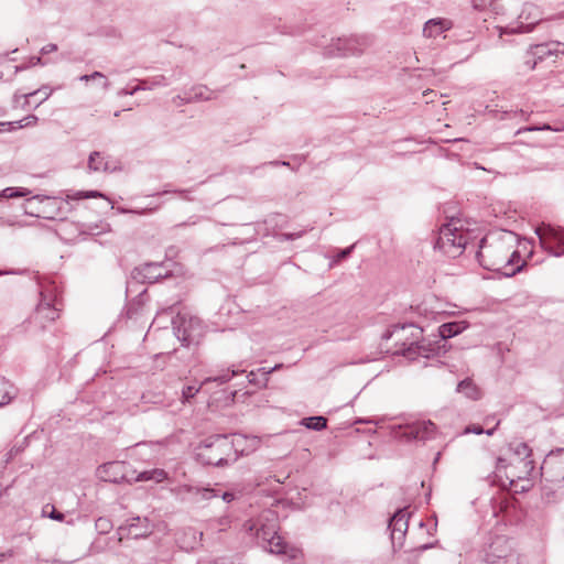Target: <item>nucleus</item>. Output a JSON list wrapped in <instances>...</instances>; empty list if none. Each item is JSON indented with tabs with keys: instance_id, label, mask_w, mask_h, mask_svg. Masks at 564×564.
I'll use <instances>...</instances> for the list:
<instances>
[{
	"instance_id": "obj_1",
	"label": "nucleus",
	"mask_w": 564,
	"mask_h": 564,
	"mask_svg": "<svg viewBox=\"0 0 564 564\" xmlns=\"http://www.w3.org/2000/svg\"><path fill=\"white\" fill-rule=\"evenodd\" d=\"M248 441L249 438L242 434L212 435L197 447L196 459L203 465L228 466L253 451V445H246Z\"/></svg>"
},
{
	"instance_id": "obj_2",
	"label": "nucleus",
	"mask_w": 564,
	"mask_h": 564,
	"mask_svg": "<svg viewBox=\"0 0 564 564\" xmlns=\"http://www.w3.org/2000/svg\"><path fill=\"white\" fill-rule=\"evenodd\" d=\"M423 329L412 323L394 325L392 329H387L382 334L383 340L395 339V349L393 354L414 360L417 357L430 358L437 354L440 349L431 343L422 339Z\"/></svg>"
},
{
	"instance_id": "obj_3",
	"label": "nucleus",
	"mask_w": 564,
	"mask_h": 564,
	"mask_svg": "<svg viewBox=\"0 0 564 564\" xmlns=\"http://www.w3.org/2000/svg\"><path fill=\"white\" fill-rule=\"evenodd\" d=\"M476 258L484 269L501 272L507 278L513 276L525 267L524 261L519 264L521 256L518 250L511 251L501 241L488 242L487 238L480 240Z\"/></svg>"
},
{
	"instance_id": "obj_4",
	"label": "nucleus",
	"mask_w": 564,
	"mask_h": 564,
	"mask_svg": "<svg viewBox=\"0 0 564 564\" xmlns=\"http://www.w3.org/2000/svg\"><path fill=\"white\" fill-rule=\"evenodd\" d=\"M172 328L181 345L187 348L199 345L206 332L199 317L186 313H177L172 318Z\"/></svg>"
},
{
	"instance_id": "obj_5",
	"label": "nucleus",
	"mask_w": 564,
	"mask_h": 564,
	"mask_svg": "<svg viewBox=\"0 0 564 564\" xmlns=\"http://www.w3.org/2000/svg\"><path fill=\"white\" fill-rule=\"evenodd\" d=\"M67 205V200H61L57 197L34 195L26 199L23 208L26 215L43 219H56L66 213Z\"/></svg>"
},
{
	"instance_id": "obj_6",
	"label": "nucleus",
	"mask_w": 564,
	"mask_h": 564,
	"mask_svg": "<svg viewBox=\"0 0 564 564\" xmlns=\"http://www.w3.org/2000/svg\"><path fill=\"white\" fill-rule=\"evenodd\" d=\"M467 245V234L458 228L454 223L444 224L440 228L438 237L434 243V249L449 258L460 256Z\"/></svg>"
},
{
	"instance_id": "obj_7",
	"label": "nucleus",
	"mask_w": 564,
	"mask_h": 564,
	"mask_svg": "<svg viewBox=\"0 0 564 564\" xmlns=\"http://www.w3.org/2000/svg\"><path fill=\"white\" fill-rule=\"evenodd\" d=\"M59 301L56 289L52 285L45 286L40 292V302L32 315V323L41 329L59 317Z\"/></svg>"
},
{
	"instance_id": "obj_8",
	"label": "nucleus",
	"mask_w": 564,
	"mask_h": 564,
	"mask_svg": "<svg viewBox=\"0 0 564 564\" xmlns=\"http://www.w3.org/2000/svg\"><path fill=\"white\" fill-rule=\"evenodd\" d=\"M485 564H519L517 553L505 535H490L482 549Z\"/></svg>"
},
{
	"instance_id": "obj_9",
	"label": "nucleus",
	"mask_w": 564,
	"mask_h": 564,
	"mask_svg": "<svg viewBox=\"0 0 564 564\" xmlns=\"http://www.w3.org/2000/svg\"><path fill=\"white\" fill-rule=\"evenodd\" d=\"M541 247L550 254L560 257L564 254V228L552 225H542L535 230Z\"/></svg>"
},
{
	"instance_id": "obj_10",
	"label": "nucleus",
	"mask_w": 564,
	"mask_h": 564,
	"mask_svg": "<svg viewBox=\"0 0 564 564\" xmlns=\"http://www.w3.org/2000/svg\"><path fill=\"white\" fill-rule=\"evenodd\" d=\"M541 476L547 481L564 487V458L558 449L551 451L541 465Z\"/></svg>"
},
{
	"instance_id": "obj_11",
	"label": "nucleus",
	"mask_w": 564,
	"mask_h": 564,
	"mask_svg": "<svg viewBox=\"0 0 564 564\" xmlns=\"http://www.w3.org/2000/svg\"><path fill=\"white\" fill-rule=\"evenodd\" d=\"M365 40L358 36L333 39L324 48V55L327 57H346L357 55L362 52L361 46Z\"/></svg>"
},
{
	"instance_id": "obj_12",
	"label": "nucleus",
	"mask_w": 564,
	"mask_h": 564,
	"mask_svg": "<svg viewBox=\"0 0 564 564\" xmlns=\"http://www.w3.org/2000/svg\"><path fill=\"white\" fill-rule=\"evenodd\" d=\"M243 362H240L238 366H232L231 369H227L225 372L215 376L205 378L198 386L196 384H186L182 388V403H188L200 391V389L210 383L216 382L218 384H224L230 381L235 376L239 373L246 372L245 369L240 368Z\"/></svg>"
},
{
	"instance_id": "obj_13",
	"label": "nucleus",
	"mask_w": 564,
	"mask_h": 564,
	"mask_svg": "<svg viewBox=\"0 0 564 564\" xmlns=\"http://www.w3.org/2000/svg\"><path fill=\"white\" fill-rule=\"evenodd\" d=\"M154 531V524L147 517H132L121 524L118 529L121 539L123 536L131 539H145Z\"/></svg>"
},
{
	"instance_id": "obj_14",
	"label": "nucleus",
	"mask_w": 564,
	"mask_h": 564,
	"mask_svg": "<svg viewBox=\"0 0 564 564\" xmlns=\"http://www.w3.org/2000/svg\"><path fill=\"white\" fill-rule=\"evenodd\" d=\"M183 74L182 68H176L173 70L171 78L165 75H156L145 79H138V85L133 88H122L118 91V96H133L135 93L140 90H152L156 87H166L171 84L172 80H177L181 78Z\"/></svg>"
},
{
	"instance_id": "obj_15",
	"label": "nucleus",
	"mask_w": 564,
	"mask_h": 564,
	"mask_svg": "<svg viewBox=\"0 0 564 564\" xmlns=\"http://www.w3.org/2000/svg\"><path fill=\"white\" fill-rule=\"evenodd\" d=\"M131 275L138 282L151 284L170 276V271L164 268L162 262H149L134 268Z\"/></svg>"
},
{
	"instance_id": "obj_16",
	"label": "nucleus",
	"mask_w": 564,
	"mask_h": 564,
	"mask_svg": "<svg viewBox=\"0 0 564 564\" xmlns=\"http://www.w3.org/2000/svg\"><path fill=\"white\" fill-rule=\"evenodd\" d=\"M564 55V43L558 41H550L531 45L529 47V56H532L531 70L535 68L539 62L545 61L549 57H557Z\"/></svg>"
},
{
	"instance_id": "obj_17",
	"label": "nucleus",
	"mask_w": 564,
	"mask_h": 564,
	"mask_svg": "<svg viewBox=\"0 0 564 564\" xmlns=\"http://www.w3.org/2000/svg\"><path fill=\"white\" fill-rule=\"evenodd\" d=\"M436 426L432 421H419L409 424L404 430V437L408 441H425L435 433Z\"/></svg>"
},
{
	"instance_id": "obj_18",
	"label": "nucleus",
	"mask_w": 564,
	"mask_h": 564,
	"mask_svg": "<svg viewBox=\"0 0 564 564\" xmlns=\"http://www.w3.org/2000/svg\"><path fill=\"white\" fill-rule=\"evenodd\" d=\"M388 529L391 531V540H398L402 543L408 531V512L406 509H398L390 518Z\"/></svg>"
},
{
	"instance_id": "obj_19",
	"label": "nucleus",
	"mask_w": 564,
	"mask_h": 564,
	"mask_svg": "<svg viewBox=\"0 0 564 564\" xmlns=\"http://www.w3.org/2000/svg\"><path fill=\"white\" fill-rule=\"evenodd\" d=\"M52 89L48 87V86H42L41 88L34 90V91H31V93H28V94H18L15 93L14 96H13V107H18L19 105V101L21 98L24 99V101L22 102L21 107L26 110L29 109L31 106H32V99L39 95V94H43V97L40 98L39 101L35 102L34 105V108H37L40 105H42L51 95H52Z\"/></svg>"
},
{
	"instance_id": "obj_20",
	"label": "nucleus",
	"mask_w": 564,
	"mask_h": 564,
	"mask_svg": "<svg viewBox=\"0 0 564 564\" xmlns=\"http://www.w3.org/2000/svg\"><path fill=\"white\" fill-rule=\"evenodd\" d=\"M453 26V23L448 19L436 18L430 19L425 22L423 28V35L426 37H436L441 35L443 32L449 30Z\"/></svg>"
},
{
	"instance_id": "obj_21",
	"label": "nucleus",
	"mask_w": 564,
	"mask_h": 564,
	"mask_svg": "<svg viewBox=\"0 0 564 564\" xmlns=\"http://www.w3.org/2000/svg\"><path fill=\"white\" fill-rule=\"evenodd\" d=\"M121 464L118 462H109L98 467L97 474L102 481L118 484L122 476L119 475Z\"/></svg>"
},
{
	"instance_id": "obj_22",
	"label": "nucleus",
	"mask_w": 564,
	"mask_h": 564,
	"mask_svg": "<svg viewBox=\"0 0 564 564\" xmlns=\"http://www.w3.org/2000/svg\"><path fill=\"white\" fill-rule=\"evenodd\" d=\"M183 492L187 494L195 502L202 500H209L218 496V492L214 488L198 487L193 485H184L182 487Z\"/></svg>"
},
{
	"instance_id": "obj_23",
	"label": "nucleus",
	"mask_w": 564,
	"mask_h": 564,
	"mask_svg": "<svg viewBox=\"0 0 564 564\" xmlns=\"http://www.w3.org/2000/svg\"><path fill=\"white\" fill-rule=\"evenodd\" d=\"M466 327L464 322L444 323L438 327V335L445 340L460 334Z\"/></svg>"
},
{
	"instance_id": "obj_24",
	"label": "nucleus",
	"mask_w": 564,
	"mask_h": 564,
	"mask_svg": "<svg viewBox=\"0 0 564 564\" xmlns=\"http://www.w3.org/2000/svg\"><path fill=\"white\" fill-rule=\"evenodd\" d=\"M139 481H154L162 482L167 479V473L162 468H154L151 470H144L138 475Z\"/></svg>"
},
{
	"instance_id": "obj_25",
	"label": "nucleus",
	"mask_w": 564,
	"mask_h": 564,
	"mask_svg": "<svg viewBox=\"0 0 564 564\" xmlns=\"http://www.w3.org/2000/svg\"><path fill=\"white\" fill-rule=\"evenodd\" d=\"M208 88L206 86H195L188 90V96L185 98V102H197L203 100H210V95H207Z\"/></svg>"
},
{
	"instance_id": "obj_26",
	"label": "nucleus",
	"mask_w": 564,
	"mask_h": 564,
	"mask_svg": "<svg viewBox=\"0 0 564 564\" xmlns=\"http://www.w3.org/2000/svg\"><path fill=\"white\" fill-rule=\"evenodd\" d=\"M88 169L94 172L108 171V163L105 162L100 152L94 151L88 158Z\"/></svg>"
},
{
	"instance_id": "obj_27",
	"label": "nucleus",
	"mask_w": 564,
	"mask_h": 564,
	"mask_svg": "<svg viewBox=\"0 0 564 564\" xmlns=\"http://www.w3.org/2000/svg\"><path fill=\"white\" fill-rule=\"evenodd\" d=\"M267 544L269 545V549H268L269 552L272 553V554L281 555V554H288L289 553L286 543L278 534H273L268 540Z\"/></svg>"
},
{
	"instance_id": "obj_28",
	"label": "nucleus",
	"mask_w": 564,
	"mask_h": 564,
	"mask_svg": "<svg viewBox=\"0 0 564 564\" xmlns=\"http://www.w3.org/2000/svg\"><path fill=\"white\" fill-rule=\"evenodd\" d=\"M301 424L308 430L322 431L327 427V419L324 416H308L301 421Z\"/></svg>"
},
{
	"instance_id": "obj_29",
	"label": "nucleus",
	"mask_w": 564,
	"mask_h": 564,
	"mask_svg": "<svg viewBox=\"0 0 564 564\" xmlns=\"http://www.w3.org/2000/svg\"><path fill=\"white\" fill-rule=\"evenodd\" d=\"M512 446V449L514 454L520 457L521 459L525 460L524 465H532V460H527L531 456V448L528 446L527 443L520 442L516 443Z\"/></svg>"
},
{
	"instance_id": "obj_30",
	"label": "nucleus",
	"mask_w": 564,
	"mask_h": 564,
	"mask_svg": "<svg viewBox=\"0 0 564 564\" xmlns=\"http://www.w3.org/2000/svg\"><path fill=\"white\" fill-rule=\"evenodd\" d=\"M31 192L23 187H7L0 192V199L2 198H17V197H25Z\"/></svg>"
},
{
	"instance_id": "obj_31",
	"label": "nucleus",
	"mask_w": 564,
	"mask_h": 564,
	"mask_svg": "<svg viewBox=\"0 0 564 564\" xmlns=\"http://www.w3.org/2000/svg\"><path fill=\"white\" fill-rule=\"evenodd\" d=\"M457 391L465 393L466 397L470 399L477 398V389L471 380L464 379L457 384Z\"/></svg>"
},
{
	"instance_id": "obj_32",
	"label": "nucleus",
	"mask_w": 564,
	"mask_h": 564,
	"mask_svg": "<svg viewBox=\"0 0 564 564\" xmlns=\"http://www.w3.org/2000/svg\"><path fill=\"white\" fill-rule=\"evenodd\" d=\"M42 516L47 517L52 520L63 522L65 520V514L61 511H57L53 505L46 503L42 509Z\"/></svg>"
},
{
	"instance_id": "obj_33",
	"label": "nucleus",
	"mask_w": 564,
	"mask_h": 564,
	"mask_svg": "<svg viewBox=\"0 0 564 564\" xmlns=\"http://www.w3.org/2000/svg\"><path fill=\"white\" fill-rule=\"evenodd\" d=\"M259 372L257 371H250L248 372L247 375V379H248V382L252 386H256L257 388H267L268 387V382H269V378L268 377H262V376H258Z\"/></svg>"
},
{
	"instance_id": "obj_34",
	"label": "nucleus",
	"mask_w": 564,
	"mask_h": 564,
	"mask_svg": "<svg viewBox=\"0 0 564 564\" xmlns=\"http://www.w3.org/2000/svg\"><path fill=\"white\" fill-rule=\"evenodd\" d=\"M9 382L3 378L0 379V406L8 404L13 398L12 392L8 389Z\"/></svg>"
},
{
	"instance_id": "obj_35",
	"label": "nucleus",
	"mask_w": 564,
	"mask_h": 564,
	"mask_svg": "<svg viewBox=\"0 0 564 564\" xmlns=\"http://www.w3.org/2000/svg\"><path fill=\"white\" fill-rule=\"evenodd\" d=\"M355 248V245H351L345 249L338 250V252L334 256L333 260L329 263V267L333 268L335 264H338L340 261L347 259L352 250Z\"/></svg>"
},
{
	"instance_id": "obj_36",
	"label": "nucleus",
	"mask_w": 564,
	"mask_h": 564,
	"mask_svg": "<svg viewBox=\"0 0 564 564\" xmlns=\"http://www.w3.org/2000/svg\"><path fill=\"white\" fill-rule=\"evenodd\" d=\"M276 534L274 527L268 528L265 525H262L261 528L257 529L256 536L259 540H262L263 542L268 543V540L273 535Z\"/></svg>"
},
{
	"instance_id": "obj_37",
	"label": "nucleus",
	"mask_w": 564,
	"mask_h": 564,
	"mask_svg": "<svg viewBox=\"0 0 564 564\" xmlns=\"http://www.w3.org/2000/svg\"><path fill=\"white\" fill-rule=\"evenodd\" d=\"M72 199H84V198H96V197H105L102 193L99 191H79L76 192L73 196H68Z\"/></svg>"
},
{
	"instance_id": "obj_38",
	"label": "nucleus",
	"mask_w": 564,
	"mask_h": 564,
	"mask_svg": "<svg viewBox=\"0 0 564 564\" xmlns=\"http://www.w3.org/2000/svg\"><path fill=\"white\" fill-rule=\"evenodd\" d=\"M36 121H37V117L34 115H30L22 120L12 122L13 123L12 129L29 127L31 124H35Z\"/></svg>"
},
{
	"instance_id": "obj_39",
	"label": "nucleus",
	"mask_w": 564,
	"mask_h": 564,
	"mask_svg": "<svg viewBox=\"0 0 564 564\" xmlns=\"http://www.w3.org/2000/svg\"><path fill=\"white\" fill-rule=\"evenodd\" d=\"M159 208V206H147L144 208H140V209H127V208H119V212L120 213H132V214H138V215H147V214H150L154 210H156Z\"/></svg>"
},
{
	"instance_id": "obj_40",
	"label": "nucleus",
	"mask_w": 564,
	"mask_h": 564,
	"mask_svg": "<svg viewBox=\"0 0 564 564\" xmlns=\"http://www.w3.org/2000/svg\"><path fill=\"white\" fill-rule=\"evenodd\" d=\"M525 131H562V127H551L549 123H544L542 126H531L524 128Z\"/></svg>"
},
{
	"instance_id": "obj_41",
	"label": "nucleus",
	"mask_w": 564,
	"mask_h": 564,
	"mask_svg": "<svg viewBox=\"0 0 564 564\" xmlns=\"http://www.w3.org/2000/svg\"><path fill=\"white\" fill-rule=\"evenodd\" d=\"M495 0H471L473 8L477 11H484L487 7L492 6Z\"/></svg>"
},
{
	"instance_id": "obj_42",
	"label": "nucleus",
	"mask_w": 564,
	"mask_h": 564,
	"mask_svg": "<svg viewBox=\"0 0 564 564\" xmlns=\"http://www.w3.org/2000/svg\"><path fill=\"white\" fill-rule=\"evenodd\" d=\"M304 230L297 232H283L280 235L281 240H295L301 238L304 235Z\"/></svg>"
},
{
	"instance_id": "obj_43",
	"label": "nucleus",
	"mask_w": 564,
	"mask_h": 564,
	"mask_svg": "<svg viewBox=\"0 0 564 564\" xmlns=\"http://www.w3.org/2000/svg\"><path fill=\"white\" fill-rule=\"evenodd\" d=\"M484 432H485V430L482 429V426H481V425H475V424H473V425H468V426L465 429V431H464V433H465V434L473 433V434H476V435H480V434H482Z\"/></svg>"
},
{
	"instance_id": "obj_44",
	"label": "nucleus",
	"mask_w": 564,
	"mask_h": 564,
	"mask_svg": "<svg viewBox=\"0 0 564 564\" xmlns=\"http://www.w3.org/2000/svg\"><path fill=\"white\" fill-rule=\"evenodd\" d=\"M97 78H105V75L102 73L96 70L89 75H82L79 77V80L80 82H89V80L97 79Z\"/></svg>"
},
{
	"instance_id": "obj_45",
	"label": "nucleus",
	"mask_w": 564,
	"mask_h": 564,
	"mask_svg": "<svg viewBox=\"0 0 564 564\" xmlns=\"http://www.w3.org/2000/svg\"><path fill=\"white\" fill-rule=\"evenodd\" d=\"M55 51H57V45L54 43H48L41 48L42 54H50Z\"/></svg>"
},
{
	"instance_id": "obj_46",
	"label": "nucleus",
	"mask_w": 564,
	"mask_h": 564,
	"mask_svg": "<svg viewBox=\"0 0 564 564\" xmlns=\"http://www.w3.org/2000/svg\"><path fill=\"white\" fill-rule=\"evenodd\" d=\"M96 525L98 528H100L102 530V532H106L109 528V521L107 519H104V518H99L97 521H96Z\"/></svg>"
},
{
	"instance_id": "obj_47",
	"label": "nucleus",
	"mask_w": 564,
	"mask_h": 564,
	"mask_svg": "<svg viewBox=\"0 0 564 564\" xmlns=\"http://www.w3.org/2000/svg\"><path fill=\"white\" fill-rule=\"evenodd\" d=\"M188 96V91H185L184 95H177L173 98V101L177 105V106H182V105H187L188 102H185V98Z\"/></svg>"
},
{
	"instance_id": "obj_48",
	"label": "nucleus",
	"mask_w": 564,
	"mask_h": 564,
	"mask_svg": "<svg viewBox=\"0 0 564 564\" xmlns=\"http://www.w3.org/2000/svg\"><path fill=\"white\" fill-rule=\"evenodd\" d=\"M236 496L234 492H230V491H225L223 495H221V499L226 502H231L232 500H235Z\"/></svg>"
},
{
	"instance_id": "obj_49",
	"label": "nucleus",
	"mask_w": 564,
	"mask_h": 564,
	"mask_svg": "<svg viewBox=\"0 0 564 564\" xmlns=\"http://www.w3.org/2000/svg\"><path fill=\"white\" fill-rule=\"evenodd\" d=\"M264 165H272V166H290V162L288 161H270L268 163H264Z\"/></svg>"
},
{
	"instance_id": "obj_50",
	"label": "nucleus",
	"mask_w": 564,
	"mask_h": 564,
	"mask_svg": "<svg viewBox=\"0 0 564 564\" xmlns=\"http://www.w3.org/2000/svg\"><path fill=\"white\" fill-rule=\"evenodd\" d=\"M257 372H260L262 377H268L273 373V371H271V368H265V367H262V368H259L257 370Z\"/></svg>"
},
{
	"instance_id": "obj_51",
	"label": "nucleus",
	"mask_w": 564,
	"mask_h": 564,
	"mask_svg": "<svg viewBox=\"0 0 564 564\" xmlns=\"http://www.w3.org/2000/svg\"><path fill=\"white\" fill-rule=\"evenodd\" d=\"M13 556V550H8L6 552H0V562H3L6 558Z\"/></svg>"
},
{
	"instance_id": "obj_52",
	"label": "nucleus",
	"mask_w": 564,
	"mask_h": 564,
	"mask_svg": "<svg viewBox=\"0 0 564 564\" xmlns=\"http://www.w3.org/2000/svg\"><path fill=\"white\" fill-rule=\"evenodd\" d=\"M532 56H529V50L527 51V55H525V61H524V64L529 67V69H531V64H532Z\"/></svg>"
},
{
	"instance_id": "obj_53",
	"label": "nucleus",
	"mask_w": 564,
	"mask_h": 564,
	"mask_svg": "<svg viewBox=\"0 0 564 564\" xmlns=\"http://www.w3.org/2000/svg\"><path fill=\"white\" fill-rule=\"evenodd\" d=\"M284 367L283 364H276L275 366L271 367V371L275 372Z\"/></svg>"
},
{
	"instance_id": "obj_54",
	"label": "nucleus",
	"mask_w": 564,
	"mask_h": 564,
	"mask_svg": "<svg viewBox=\"0 0 564 564\" xmlns=\"http://www.w3.org/2000/svg\"><path fill=\"white\" fill-rule=\"evenodd\" d=\"M3 127H9L10 129H12L13 123L12 122H0V131H2Z\"/></svg>"
},
{
	"instance_id": "obj_55",
	"label": "nucleus",
	"mask_w": 564,
	"mask_h": 564,
	"mask_svg": "<svg viewBox=\"0 0 564 564\" xmlns=\"http://www.w3.org/2000/svg\"><path fill=\"white\" fill-rule=\"evenodd\" d=\"M31 64L32 65L42 64V58L41 57H33L32 61H31Z\"/></svg>"
},
{
	"instance_id": "obj_56",
	"label": "nucleus",
	"mask_w": 564,
	"mask_h": 564,
	"mask_svg": "<svg viewBox=\"0 0 564 564\" xmlns=\"http://www.w3.org/2000/svg\"><path fill=\"white\" fill-rule=\"evenodd\" d=\"M24 69H26V66H24V65H19V66H17V67H15V73L21 72V70H24Z\"/></svg>"
},
{
	"instance_id": "obj_57",
	"label": "nucleus",
	"mask_w": 564,
	"mask_h": 564,
	"mask_svg": "<svg viewBox=\"0 0 564 564\" xmlns=\"http://www.w3.org/2000/svg\"><path fill=\"white\" fill-rule=\"evenodd\" d=\"M495 430H496V427H492V429L485 431L484 433H486L487 435H492L495 433Z\"/></svg>"
},
{
	"instance_id": "obj_58",
	"label": "nucleus",
	"mask_w": 564,
	"mask_h": 564,
	"mask_svg": "<svg viewBox=\"0 0 564 564\" xmlns=\"http://www.w3.org/2000/svg\"><path fill=\"white\" fill-rule=\"evenodd\" d=\"M102 86H104V88L107 90V89H109V87H110V83H109L107 79H105V82H104Z\"/></svg>"
},
{
	"instance_id": "obj_59",
	"label": "nucleus",
	"mask_w": 564,
	"mask_h": 564,
	"mask_svg": "<svg viewBox=\"0 0 564 564\" xmlns=\"http://www.w3.org/2000/svg\"><path fill=\"white\" fill-rule=\"evenodd\" d=\"M43 97V94H41V98ZM35 98H40V94L36 95L33 99H32V105L34 106L36 101H39L40 99H35Z\"/></svg>"
},
{
	"instance_id": "obj_60",
	"label": "nucleus",
	"mask_w": 564,
	"mask_h": 564,
	"mask_svg": "<svg viewBox=\"0 0 564 564\" xmlns=\"http://www.w3.org/2000/svg\"><path fill=\"white\" fill-rule=\"evenodd\" d=\"M430 547H432V544H424V545L420 546V550L424 551V550H427Z\"/></svg>"
},
{
	"instance_id": "obj_61",
	"label": "nucleus",
	"mask_w": 564,
	"mask_h": 564,
	"mask_svg": "<svg viewBox=\"0 0 564 564\" xmlns=\"http://www.w3.org/2000/svg\"><path fill=\"white\" fill-rule=\"evenodd\" d=\"M174 193H178L180 195H184L186 193V191L180 189V191H174Z\"/></svg>"
},
{
	"instance_id": "obj_62",
	"label": "nucleus",
	"mask_w": 564,
	"mask_h": 564,
	"mask_svg": "<svg viewBox=\"0 0 564 564\" xmlns=\"http://www.w3.org/2000/svg\"><path fill=\"white\" fill-rule=\"evenodd\" d=\"M291 552H292V554H291L290 556H291L292 558H295V556H296V555H295L294 553L296 552V550L291 549Z\"/></svg>"
},
{
	"instance_id": "obj_63",
	"label": "nucleus",
	"mask_w": 564,
	"mask_h": 564,
	"mask_svg": "<svg viewBox=\"0 0 564 564\" xmlns=\"http://www.w3.org/2000/svg\"><path fill=\"white\" fill-rule=\"evenodd\" d=\"M39 206V202L37 200H34V204H33V209H36V207Z\"/></svg>"
},
{
	"instance_id": "obj_64",
	"label": "nucleus",
	"mask_w": 564,
	"mask_h": 564,
	"mask_svg": "<svg viewBox=\"0 0 564 564\" xmlns=\"http://www.w3.org/2000/svg\"><path fill=\"white\" fill-rule=\"evenodd\" d=\"M250 441L253 443V445L258 443V440L256 437L250 438Z\"/></svg>"
}]
</instances>
